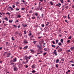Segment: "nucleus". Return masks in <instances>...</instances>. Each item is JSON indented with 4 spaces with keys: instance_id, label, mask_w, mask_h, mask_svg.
<instances>
[{
    "instance_id": "nucleus-1",
    "label": "nucleus",
    "mask_w": 74,
    "mask_h": 74,
    "mask_svg": "<svg viewBox=\"0 0 74 74\" xmlns=\"http://www.w3.org/2000/svg\"><path fill=\"white\" fill-rule=\"evenodd\" d=\"M37 48H39V49H40V50H41V49H42V48L41 47H40V46L39 45H37Z\"/></svg>"
},
{
    "instance_id": "nucleus-2",
    "label": "nucleus",
    "mask_w": 74,
    "mask_h": 74,
    "mask_svg": "<svg viewBox=\"0 0 74 74\" xmlns=\"http://www.w3.org/2000/svg\"><path fill=\"white\" fill-rule=\"evenodd\" d=\"M58 6V7H60V6L61 5V4L60 3H59L58 4H57L56 5V6Z\"/></svg>"
},
{
    "instance_id": "nucleus-3",
    "label": "nucleus",
    "mask_w": 74,
    "mask_h": 74,
    "mask_svg": "<svg viewBox=\"0 0 74 74\" xmlns=\"http://www.w3.org/2000/svg\"><path fill=\"white\" fill-rule=\"evenodd\" d=\"M28 48V46H26L25 47H24L23 48L24 49H26Z\"/></svg>"
},
{
    "instance_id": "nucleus-4",
    "label": "nucleus",
    "mask_w": 74,
    "mask_h": 74,
    "mask_svg": "<svg viewBox=\"0 0 74 74\" xmlns=\"http://www.w3.org/2000/svg\"><path fill=\"white\" fill-rule=\"evenodd\" d=\"M30 51L31 52H32V53H34V51L33 50H30Z\"/></svg>"
},
{
    "instance_id": "nucleus-5",
    "label": "nucleus",
    "mask_w": 74,
    "mask_h": 74,
    "mask_svg": "<svg viewBox=\"0 0 74 74\" xmlns=\"http://www.w3.org/2000/svg\"><path fill=\"white\" fill-rule=\"evenodd\" d=\"M14 71H17L18 70V69L17 68L15 67L14 69Z\"/></svg>"
},
{
    "instance_id": "nucleus-6",
    "label": "nucleus",
    "mask_w": 74,
    "mask_h": 74,
    "mask_svg": "<svg viewBox=\"0 0 74 74\" xmlns=\"http://www.w3.org/2000/svg\"><path fill=\"white\" fill-rule=\"evenodd\" d=\"M24 44H26L27 43H28V42L27 40H25L24 42Z\"/></svg>"
},
{
    "instance_id": "nucleus-7",
    "label": "nucleus",
    "mask_w": 74,
    "mask_h": 74,
    "mask_svg": "<svg viewBox=\"0 0 74 74\" xmlns=\"http://www.w3.org/2000/svg\"><path fill=\"white\" fill-rule=\"evenodd\" d=\"M9 8L10 9V10H11L12 11L13 10V9L11 7H9Z\"/></svg>"
},
{
    "instance_id": "nucleus-8",
    "label": "nucleus",
    "mask_w": 74,
    "mask_h": 74,
    "mask_svg": "<svg viewBox=\"0 0 74 74\" xmlns=\"http://www.w3.org/2000/svg\"><path fill=\"white\" fill-rule=\"evenodd\" d=\"M10 53H8L7 54V57L8 58V57H10Z\"/></svg>"
},
{
    "instance_id": "nucleus-9",
    "label": "nucleus",
    "mask_w": 74,
    "mask_h": 74,
    "mask_svg": "<svg viewBox=\"0 0 74 74\" xmlns=\"http://www.w3.org/2000/svg\"><path fill=\"white\" fill-rule=\"evenodd\" d=\"M50 4L51 5H53V3H52V1L50 2Z\"/></svg>"
},
{
    "instance_id": "nucleus-10",
    "label": "nucleus",
    "mask_w": 74,
    "mask_h": 74,
    "mask_svg": "<svg viewBox=\"0 0 74 74\" xmlns=\"http://www.w3.org/2000/svg\"><path fill=\"white\" fill-rule=\"evenodd\" d=\"M70 49H71V50H73V49H74V47H72L70 48Z\"/></svg>"
},
{
    "instance_id": "nucleus-11",
    "label": "nucleus",
    "mask_w": 74,
    "mask_h": 74,
    "mask_svg": "<svg viewBox=\"0 0 74 74\" xmlns=\"http://www.w3.org/2000/svg\"><path fill=\"white\" fill-rule=\"evenodd\" d=\"M32 69H34V68H35V66H34V65H32Z\"/></svg>"
},
{
    "instance_id": "nucleus-12",
    "label": "nucleus",
    "mask_w": 74,
    "mask_h": 74,
    "mask_svg": "<svg viewBox=\"0 0 74 74\" xmlns=\"http://www.w3.org/2000/svg\"><path fill=\"white\" fill-rule=\"evenodd\" d=\"M7 52H4L3 54V56H5V54H7Z\"/></svg>"
},
{
    "instance_id": "nucleus-13",
    "label": "nucleus",
    "mask_w": 74,
    "mask_h": 74,
    "mask_svg": "<svg viewBox=\"0 0 74 74\" xmlns=\"http://www.w3.org/2000/svg\"><path fill=\"white\" fill-rule=\"evenodd\" d=\"M53 53H54L55 54L56 56H57V53L56 52H53Z\"/></svg>"
},
{
    "instance_id": "nucleus-14",
    "label": "nucleus",
    "mask_w": 74,
    "mask_h": 74,
    "mask_svg": "<svg viewBox=\"0 0 74 74\" xmlns=\"http://www.w3.org/2000/svg\"><path fill=\"white\" fill-rule=\"evenodd\" d=\"M71 36H70L68 38V39L69 40H71Z\"/></svg>"
},
{
    "instance_id": "nucleus-15",
    "label": "nucleus",
    "mask_w": 74,
    "mask_h": 74,
    "mask_svg": "<svg viewBox=\"0 0 74 74\" xmlns=\"http://www.w3.org/2000/svg\"><path fill=\"white\" fill-rule=\"evenodd\" d=\"M58 42H59V40H56V44H58Z\"/></svg>"
},
{
    "instance_id": "nucleus-16",
    "label": "nucleus",
    "mask_w": 74,
    "mask_h": 74,
    "mask_svg": "<svg viewBox=\"0 0 74 74\" xmlns=\"http://www.w3.org/2000/svg\"><path fill=\"white\" fill-rule=\"evenodd\" d=\"M14 62H15V61H13V60H11L10 61V63H13Z\"/></svg>"
},
{
    "instance_id": "nucleus-17",
    "label": "nucleus",
    "mask_w": 74,
    "mask_h": 74,
    "mask_svg": "<svg viewBox=\"0 0 74 74\" xmlns=\"http://www.w3.org/2000/svg\"><path fill=\"white\" fill-rule=\"evenodd\" d=\"M29 13H33V11H32V10H30V11H29Z\"/></svg>"
},
{
    "instance_id": "nucleus-18",
    "label": "nucleus",
    "mask_w": 74,
    "mask_h": 74,
    "mask_svg": "<svg viewBox=\"0 0 74 74\" xmlns=\"http://www.w3.org/2000/svg\"><path fill=\"white\" fill-rule=\"evenodd\" d=\"M52 47L53 48H55V47H56V46L55 45H52Z\"/></svg>"
},
{
    "instance_id": "nucleus-19",
    "label": "nucleus",
    "mask_w": 74,
    "mask_h": 74,
    "mask_svg": "<svg viewBox=\"0 0 74 74\" xmlns=\"http://www.w3.org/2000/svg\"><path fill=\"white\" fill-rule=\"evenodd\" d=\"M13 21L12 20V21H11V20H9V22H10V23H12V22Z\"/></svg>"
},
{
    "instance_id": "nucleus-20",
    "label": "nucleus",
    "mask_w": 74,
    "mask_h": 74,
    "mask_svg": "<svg viewBox=\"0 0 74 74\" xmlns=\"http://www.w3.org/2000/svg\"><path fill=\"white\" fill-rule=\"evenodd\" d=\"M18 34V32H16L15 33V34H16V35H17Z\"/></svg>"
},
{
    "instance_id": "nucleus-21",
    "label": "nucleus",
    "mask_w": 74,
    "mask_h": 74,
    "mask_svg": "<svg viewBox=\"0 0 74 74\" xmlns=\"http://www.w3.org/2000/svg\"><path fill=\"white\" fill-rule=\"evenodd\" d=\"M25 8H21V10H23V11H25Z\"/></svg>"
},
{
    "instance_id": "nucleus-22",
    "label": "nucleus",
    "mask_w": 74,
    "mask_h": 74,
    "mask_svg": "<svg viewBox=\"0 0 74 74\" xmlns=\"http://www.w3.org/2000/svg\"><path fill=\"white\" fill-rule=\"evenodd\" d=\"M59 59H58L56 60V62L57 63H58V62H59Z\"/></svg>"
},
{
    "instance_id": "nucleus-23",
    "label": "nucleus",
    "mask_w": 74,
    "mask_h": 74,
    "mask_svg": "<svg viewBox=\"0 0 74 74\" xmlns=\"http://www.w3.org/2000/svg\"><path fill=\"white\" fill-rule=\"evenodd\" d=\"M24 34H26V30H25L24 31Z\"/></svg>"
},
{
    "instance_id": "nucleus-24",
    "label": "nucleus",
    "mask_w": 74,
    "mask_h": 74,
    "mask_svg": "<svg viewBox=\"0 0 74 74\" xmlns=\"http://www.w3.org/2000/svg\"><path fill=\"white\" fill-rule=\"evenodd\" d=\"M67 51L68 52H71V51L70 49L67 50Z\"/></svg>"
},
{
    "instance_id": "nucleus-25",
    "label": "nucleus",
    "mask_w": 74,
    "mask_h": 74,
    "mask_svg": "<svg viewBox=\"0 0 74 74\" xmlns=\"http://www.w3.org/2000/svg\"><path fill=\"white\" fill-rule=\"evenodd\" d=\"M59 50L60 51H59V52H61L62 51V49H59Z\"/></svg>"
},
{
    "instance_id": "nucleus-26",
    "label": "nucleus",
    "mask_w": 74,
    "mask_h": 74,
    "mask_svg": "<svg viewBox=\"0 0 74 74\" xmlns=\"http://www.w3.org/2000/svg\"><path fill=\"white\" fill-rule=\"evenodd\" d=\"M6 15H7V14H8V15H10V13H9V12H8L7 13H6Z\"/></svg>"
},
{
    "instance_id": "nucleus-27",
    "label": "nucleus",
    "mask_w": 74,
    "mask_h": 74,
    "mask_svg": "<svg viewBox=\"0 0 74 74\" xmlns=\"http://www.w3.org/2000/svg\"><path fill=\"white\" fill-rule=\"evenodd\" d=\"M28 36H32V34L31 33H30L29 34H28Z\"/></svg>"
},
{
    "instance_id": "nucleus-28",
    "label": "nucleus",
    "mask_w": 74,
    "mask_h": 74,
    "mask_svg": "<svg viewBox=\"0 0 74 74\" xmlns=\"http://www.w3.org/2000/svg\"><path fill=\"white\" fill-rule=\"evenodd\" d=\"M60 1L62 3H63V0H60Z\"/></svg>"
},
{
    "instance_id": "nucleus-29",
    "label": "nucleus",
    "mask_w": 74,
    "mask_h": 74,
    "mask_svg": "<svg viewBox=\"0 0 74 74\" xmlns=\"http://www.w3.org/2000/svg\"><path fill=\"white\" fill-rule=\"evenodd\" d=\"M26 64V62H25L24 61H23V64Z\"/></svg>"
},
{
    "instance_id": "nucleus-30",
    "label": "nucleus",
    "mask_w": 74,
    "mask_h": 74,
    "mask_svg": "<svg viewBox=\"0 0 74 74\" xmlns=\"http://www.w3.org/2000/svg\"><path fill=\"white\" fill-rule=\"evenodd\" d=\"M44 49L45 51H47V48H44Z\"/></svg>"
},
{
    "instance_id": "nucleus-31",
    "label": "nucleus",
    "mask_w": 74,
    "mask_h": 74,
    "mask_svg": "<svg viewBox=\"0 0 74 74\" xmlns=\"http://www.w3.org/2000/svg\"><path fill=\"white\" fill-rule=\"evenodd\" d=\"M32 73H36V71H34V70H33V71H32Z\"/></svg>"
},
{
    "instance_id": "nucleus-32",
    "label": "nucleus",
    "mask_w": 74,
    "mask_h": 74,
    "mask_svg": "<svg viewBox=\"0 0 74 74\" xmlns=\"http://www.w3.org/2000/svg\"><path fill=\"white\" fill-rule=\"evenodd\" d=\"M33 42L34 43V44H36V42H37V41H34V42Z\"/></svg>"
},
{
    "instance_id": "nucleus-33",
    "label": "nucleus",
    "mask_w": 74,
    "mask_h": 74,
    "mask_svg": "<svg viewBox=\"0 0 74 74\" xmlns=\"http://www.w3.org/2000/svg\"><path fill=\"white\" fill-rule=\"evenodd\" d=\"M68 19H70V17H69V14L68 15Z\"/></svg>"
},
{
    "instance_id": "nucleus-34",
    "label": "nucleus",
    "mask_w": 74,
    "mask_h": 74,
    "mask_svg": "<svg viewBox=\"0 0 74 74\" xmlns=\"http://www.w3.org/2000/svg\"><path fill=\"white\" fill-rule=\"evenodd\" d=\"M5 20H6V21H8V18H7L5 17Z\"/></svg>"
},
{
    "instance_id": "nucleus-35",
    "label": "nucleus",
    "mask_w": 74,
    "mask_h": 74,
    "mask_svg": "<svg viewBox=\"0 0 74 74\" xmlns=\"http://www.w3.org/2000/svg\"><path fill=\"white\" fill-rule=\"evenodd\" d=\"M12 39L13 41H14V40H14V38L13 37L12 38Z\"/></svg>"
},
{
    "instance_id": "nucleus-36",
    "label": "nucleus",
    "mask_w": 74,
    "mask_h": 74,
    "mask_svg": "<svg viewBox=\"0 0 74 74\" xmlns=\"http://www.w3.org/2000/svg\"><path fill=\"white\" fill-rule=\"evenodd\" d=\"M61 42H63V39H62L61 40Z\"/></svg>"
},
{
    "instance_id": "nucleus-37",
    "label": "nucleus",
    "mask_w": 74,
    "mask_h": 74,
    "mask_svg": "<svg viewBox=\"0 0 74 74\" xmlns=\"http://www.w3.org/2000/svg\"><path fill=\"white\" fill-rule=\"evenodd\" d=\"M21 17V16L20 15H18L17 16V18H20Z\"/></svg>"
},
{
    "instance_id": "nucleus-38",
    "label": "nucleus",
    "mask_w": 74,
    "mask_h": 74,
    "mask_svg": "<svg viewBox=\"0 0 74 74\" xmlns=\"http://www.w3.org/2000/svg\"><path fill=\"white\" fill-rule=\"evenodd\" d=\"M15 10H16V11H19V9L18 8H16Z\"/></svg>"
},
{
    "instance_id": "nucleus-39",
    "label": "nucleus",
    "mask_w": 74,
    "mask_h": 74,
    "mask_svg": "<svg viewBox=\"0 0 74 74\" xmlns=\"http://www.w3.org/2000/svg\"><path fill=\"white\" fill-rule=\"evenodd\" d=\"M47 24L46 25V26H48V24H49V22H47Z\"/></svg>"
},
{
    "instance_id": "nucleus-40",
    "label": "nucleus",
    "mask_w": 74,
    "mask_h": 74,
    "mask_svg": "<svg viewBox=\"0 0 74 74\" xmlns=\"http://www.w3.org/2000/svg\"><path fill=\"white\" fill-rule=\"evenodd\" d=\"M24 27H27V25H24Z\"/></svg>"
},
{
    "instance_id": "nucleus-41",
    "label": "nucleus",
    "mask_w": 74,
    "mask_h": 74,
    "mask_svg": "<svg viewBox=\"0 0 74 74\" xmlns=\"http://www.w3.org/2000/svg\"><path fill=\"white\" fill-rule=\"evenodd\" d=\"M16 58H14V62H16Z\"/></svg>"
},
{
    "instance_id": "nucleus-42",
    "label": "nucleus",
    "mask_w": 74,
    "mask_h": 74,
    "mask_svg": "<svg viewBox=\"0 0 74 74\" xmlns=\"http://www.w3.org/2000/svg\"><path fill=\"white\" fill-rule=\"evenodd\" d=\"M32 19H35V17L34 16V17H32Z\"/></svg>"
},
{
    "instance_id": "nucleus-43",
    "label": "nucleus",
    "mask_w": 74,
    "mask_h": 74,
    "mask_svg": "<svg viewBox=\"0 0 74 74\" xmlns=\"http://www.w3.org/2000/svg\"><path fill=\"white\" fill-rule=\"evenodd\" d=\"M42 27H44V24H42Z\"/></svg>"
},
{
    "instance_id": "nucleus-44",
    "label": "nucleus",
    "mask_w": 74,
    "mask_h": 74,
    "mask_svg": "<svg viewBox=\"0 0 74 74\" xmlns=\"http://www.w3.org/2000/svg\"><path fill=\"white\" fill-rule=\"evenodd\" d=\"M16 22H19V21H18V20H16V21L15 23H16Z\"/></svg>"
},
{
    "instance_id": "nucleus-45",
    "label": "nucleus",
    "mask_w": 74,
    "mask_h": 74,
    "mask_svg": "<svg viewBox=\"0 0 74 74\" xmlns=\"http://www.w3.org/2000/svg\"><path fill=\"white\" fill-rule=\"evenodd\" d=\"M35 15L36 16H37V15H38V14H37V13H35Z\"/></svg>"
},
{
    "instance_id": "nucleus-46",
    "label": "nucleus",
    "mask_w": 74,
    "mask_h": 74,
    "mask_svg": "<svg viewBox=\"0 0 74 74\" xmlns=\"http://www.w3.org/2000/svg\"><path fill=\"white\" fill-rule=\"evenodd\" d=\"M58 45H60H60H61V43H58Z\"/></svg>"
},
{
    "instance_id": "nucleus-47",
    "label": "nucleus",
    "mask_w": 74,
    "mask_h": 74,
    "mask_svg": "<svg viewBox=\"0 0 74 74\" xmlns=\"http://www.w3.org/2000/svg\"><path fill=\"white\" fill-rule=\"evenodd\" d=\"M40 54L42 53V51H40Z\"/></svg>"
},
{
    "instance_id": "nucleus-48",
    "label": "nucleus",
    "mask_w": 74,
    "mask_h": 74,
    "mask_svg": "<svg viewBox=\"0 0 74 74\" xmlns=\"http://www.w3.org/2000/svg\"><path fill=\"white\" fill-rule=\"evenodd\" d=\"M24 37H25V38H27V35H25L24 36Z\"/></svg>"
},
{
    "instance_id": "nucleus-49",
    "label": "nucleus",
    "mask_w": 74,
    "mask_h": 74,
    "mask_svg": "<svg viewBox=\"0 0 74 74\" xmlns=\"http://www.w3.org/2000/svg\"><path fill=\"white\" fill-rule=\"evenodd\" d=\"M52 43H53V44H55V42H54L53 41H52Z\"/></svg>"
},
{
    "instance_id": "nucleus-50",
    "label": "nucleus",
    "mask_w": 74,
    "mask_h": 74,
    "mask_svg": "<svg viewBox=\"0 0 74 74\" xmlns=\"http://www.w3.org/2000/svg\"><path fill=\"white\" fill-rule=\"evenodd\" d=\"M46 54H47V53H43V55L44 56L45 55H46Z\"/></svg>"
},
{
    "instance_id": "nucleus-51",
    "label": "nucleus",
    "mask_w": 74,
    "mask_h": 74,
    "mask_svg": "<svg viewBox=\"0 0 74 74\" xmlns=\"http://www.w3.org/2000/svg\"><path fill=\"white\" fill-rule=\"evenodd\" d=\"M72 8H74V5H72Z\"/></svg>"
},
{
    "instance_id": "nucleus-52",
    "label": "nucleus",
    "mask_w": 74,
    "mask_h": 74,
    "mask_svg": "<svg viewBox=\"0 0 74 74\" xmlns=\"http://www.w3.org/2000/svg\"><path fill=\"white\" fill-rule=\"evenodd\" d=\"M70 62H71V63H73V61H70Z\"/></svg>"
},
{
    "instance_id": "nucleus-53",
    "label": "nucleus",
    "mask_w": 74,
    "mask_h": 74,
    "mask_svg": "<svg viewBox=\"0 0 74 74\" xmlns=\"http://www.w3.org/2000/svg\"><path fill=\"white\" fill-rule=\"evenodd\" d=\"M15 6L13 5V8H15Z\"/></svg>"
},
{
    "instance_id": "nucleus-54",
    "label": "nucleus",
    "mask_w": 74,
    "mask_h": 74,
    "mask_svg": "<svg viewBox=\"0 0 74 74\" xmlns=\"http://www.w3.org/2000/svg\"><path fill=\"white\" fill-rule=\"evenodd\" d=\"M25 59H26V60H27V61H26V62H28V61L27 60V58H25Z\"/></svg>"
},
{
    "instance_id": "nucleus-55",
    "label": "nucleus",
    "mask_w": 74,
    "mask_h": 74,
    "mask_svg": "<svg viewBox=\"0 0 74 74\" xmlns=\"http://www.w3.org/2000/svg\"><path fill=\"white\" fill-rule=\"evenodd\" d=\"M70 40H68V41H67V42L68 43H69V42H70Z\"/></svg>"
},
{
    "instance_id": "nucleus-56",
    "label": "nucleus",
    "mask_w": 74,
    "mask_h": 74,
    "mask_svg": "<svg viewBox=\"0 0 74 74\" xmlns=\"http://www.w3.org/2000/svg\"><path fill=\"white\" fill-rule=\"evenodd\" d=\"M65 22H66V23H68V22L66 20H65Z\"/></svg>"
},
{
    "instance_id": "nucleus-57",
    "label": "nucleus",
    "mask_w": 74,
    "mask_h": 74,
    "mask_svg": "<svg viewBox=\"0 0 74 74\" xmlns=\"http://www.w3.org/2000/svg\"><path fill=\"white\" fill-rule=\"evenodd\" d=\"M11 64H13V65L14 64V63H13L12 62L11 63Z\"/></svg>"
},
{
    "instance_id": "nucleus-58",
    "label": "nucleus",
    "mask_w": 74,
    "mask_h": 74,
    "mask_svg": "<svg viewBox=\"0 0 74 74\" xmlns=\"http://www.w3.org/2000/svg\"><path fill=\"white\" fill-rule=\"evenodd\" d=\"M69 8V6H67L66 7V9H67V8Z\"/></svg>"
},
{
    "instance_id": "nucleus-59",
    "label": "nucleus",
    "mask_w": 74,
    "mask_h": 74,
    "mask_svg": "<svg viewBox=\"0 0 74 74\" xmlns=\"http://www.w3.org/2000/svg\"><path fill=\"white\" fill-rule=\"evenodd\" d=\"M42 7H41V8L40 9V10L41 11L42 10Z\"/></svg>"
},
{
    "instance_id": "nucleus-60",
    "label": "nucleus",
    "mask_w": 74,
    "mask_h": 74,
    "mask_svg": "<svg viewBox=\"0 0 74 74\" xmlns=\"http://www.w3.org/2000/svg\"><path fill=\"white\" fill-rule=\"evenodd\" d=\"M43 15H44L43 14H42V18H43Z\"/></svg>"
},
{
    "instance_id": "nucleus-61",
    "label": "nucleus",
    "mask_w": 74,
    "mask_h": 74,
    "mask_svg": "<svg viewBox=\"0 0 74 74\" xmlns=\"http://www.w3.org/2000/svg\"><path fill=\"white\" fill-rule=\"evenodd\" d=\"M58 64H57L56 65V67H58Z\"/></svg>"
},
{
    "instance_id": "nucleus-62",
    "label": "nucleus",
    "mask_w": 74,
    "mask_h": 74,
    "mask_svg": "<svg viewBox=\"0 0 74 74\" xmlns=\"http://www.w3.org/2000/svg\"><path fill=\"white\" fill-rule=\"evenodd\" d=\"M41 38V37H39L38 38H39V39H40V38Z\"/></svg>"
},
{
    "instance_id": "nucleus-63",
    "label": "nucleus",
    "mask_w": 74,
    "mask_h": 74,
    "mask_svg": "<svg viewBox=\"0 0 74 74\" xmlns=\"http://www.w3.org/2000/svg\"><path fill=\"white\" fill-rule=\"evenodd\" d=\"M37 19H38L39 18V16H38L37 17Z\"/></svg>"
},
{
    "instance_id": "nucleus-64",
    "label": "nucleus",
    "mask_w": 74,
    "mask_h": 74,
    "mask_svg": "<svg viewBox=\"0 0 74 74\" xmlns=\"http://www.w3.org/2000/svg\"><path fill=\"white\" fill-rule=\"evenodd\" d=\"M68 2L69 3V2H70V0H68Z\"/></svg>"
}]
</instances>
